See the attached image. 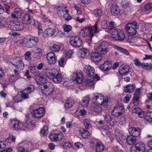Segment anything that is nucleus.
<instances>
[{"instance_id": "26", "label": "nucleus", "mask_w": 152, "mask_h": 152, "mask_svg": "<svg viewBox=\"0 0 152 152\" xmlns=\"http://www.w3.org/2000/svg\"><path fill=\"white\" fill-rule=\"evenodd\" d=\"M18 78L14 75L9 76L8 79L5 81V83L7 85L15 83Z\"/></svg>"}, {"instance_id": "21", "label": "nucleus", "mask_w": 152, "mask_h": 152, "mask_svg": "<svg viewBox=\"0 0 152 152\" xmlns=\"http://www.w3.org/2000/svg\"><path fill=\"white\" fill-rule=\"evenodd\" d=\"M56 30L54 28H49L45 30L43 33V36L45 37H52L55 33Z\"/></svg>"}, {"instance_id": "51", "label": "nucleus", "mask_w": 152, "mask_h": 152, "mask_svg": "<svg viewBox=\"0 0 152 152\" xmlns=\"http://www.w3.org/2000/svg\"><path fill=\"white\" fill-rule=\"evenodd\" d=\"M94 12L96 16L98 18L100 17L102 15V12L101 10L96 9L94 10Z\"/></svg>"}, {"instance_id": "13", "label": "nucleus", "mask_w": 152, "mask_h": 152, "mask_svg": "<svg viewBox=\"0 0 152 152\" xmlns=\"http://www.w3.org/2000/svg\"><path fill=\"white\" fill-rule=\"evenodd\" d=\"M34 90V86L33 85H30L23 91L21 96L24 99H28V93L33 91Z\"/></svg>"}, {"instance_id": "59", "label": "nucleus", "mask_w": 152, "mask_h": 152, "mask_svg": "<svg viewBox=\"0 0 152 152\" xmlns=\"http://www.w3.org/2000/svg\"><path fill=\"white\" fill-rule=\"evenodd\" d=\"M101 24L102 27L104 29H107L108 26L107 21L105 20H103L101 22Z\"/></svg>"}, {"instance_id": "49", "label": "nucleus", "mask_w": 152, "mask_h": 152, "mask_svg": "<svg viewBox=\"0 0 152 152\" xmlns=\"http://www.w3.org/2000/svg\"><path fill=\"white\" fill-rule=\"evenodd\" d=\"M31 52L30 51H26L25 54V58L28 61H30L31 59Z\"/></svg>"}, {"instance_id": "22", "label": "nucleus", "mask_w": 152, "mask_h": 152, "mask_svg": "<svg viewBox=\"0 0 152 152\" xmlns=\"http://www.w3.org/2000/svg\"><path fill=\"white\" fill-rule=\"evenodd\" d=\"M119 73L123 75L127 74L129 71V66L128 65H122L120 66L119 68Z\"/></svg>"}, {"instance_id": "2", "label": "nucleus", "mask_w": 152, "mask_h": 152, "mask_svg": "<svg viewBox=\"0 0 152 152\" xmlns=\"http://www.w3.org/2000/svg\"><path fill=\"white\" fill-rule=\"evenodd\" d=\"M42 87L39 88V91L45 95L48 96L51 95L53 93L54 86L52 83L47 82L43 83Z\"/></svg>"}, {"instance_id": "6", "label": "nucleus", "mask_w": 152, "mask_h": 152, "mask_svg": "<svg viewBox=\"0 0 152 152\" xmlns=\"http://www.w3.org/2000/svg\"><path fill=\"white\" fill-rule=\"evenodd\" d=\"M112 38L115 40L123 41L125 37L124 33L119 29H115L113 31L112 33Z\"/></svg>"}, {"instance_id": "15", "label": "nucleus", "mask_w": 152, "mask_h": 152, "mask_svg": "<svg viewBox=\"0 0 152 152\" xmlns=\"http://www.w3.org/2000/svg\"><path fill=\"white\" fill-rule=\"evenodd\" d=\"M134 152H144L145 151V145L141 142H138L136 144H134Z\"/></svg>"}, {"instance_id": "9", "label": "nucleus", "mask_w": 152, "mask_h": 152, "mask_svg": "<svg viewBox=\"0 0 152 152\" xmlns=\"http://www.w3.org/2000/svg\"><path fill=\"white\" fill-rule=\"evenodd\" d=\"M102 106L97 104L95 103L91 104L90 106V110L94 115H96L101 112L102 108Z\"/></svg>"}, {"instance_id": "28", "label": "nucleus", "mask_w": 152, "mask_h": 152, "mask_svg": "<svg viewBox=\"0 0 152 152\" xmlns=\"http://www.w3.org/2000/svg\"><path fill=\"white\" fill-rule=\"evenodd\" d=\"M98 128L101 131L102 134L104 135L108 136L110 134V132L109 131L108 127L107 126H99L98 127Z\"/></svg>"}, {"instance_id": "7", "label": "nucleus", "mask_w": 152, "mask_h": 152, "mask_svg": "<svg viewBox=\"0 0 152 152\" xmlns=\"http://www.w3.org/2000/svg\"><path fill=\"white\" fill-rule=\"evenodd\" d=\"M70 43L71 45L74 47H80L83 44L81 39L78 36H75L71 37L70 40Z\"/></svg>"}, {"instance_id": "56", "label": "nucleus", "mask_w": 152, "mask_h": 152, "mask_svg": "<svg viewBox=\"0 0 152 152\" xmlns=\"http://www.w3.org/2000/svg\"><path fill=\"white\" fill-rule=\"evenodd\" d=\"M119 122L120 124L122 125L125 124L126 123V116H123L121 117L119 120Z\"/></svg>"}, {"instance_id": "10", "label": "nucleus", "mask_w": 152, "mask_h": 152, "mask_svg": "<svg viewBox=\"0 0 152 152\" xmlns=\"http://www.w3.org/2000/svg\"><path fill=\"white\" fill-rule=\"evenodd\" d=\"M83 78L82 73L80 71L74 72L72 75V80L75 81L78 83H81L82 82Z\"/></svg>"}, {"instance_id": "18", "label": "nucleus", "mask_w": 152, "mask_h": 152, "mask_svg": "<svg viewBox=\"0 0 152 152\" xmlns=\"http://www.w3.org/2000/svg\"><path fill=\"white\" fill-rule=\"evenodd\" d=\"M10 127L13 130L18 131L20 129V122L17 120L14 119L11 120Z\"/></svg>"}, {"instance_id": "52", "label": "nucleus", "mask_w": 152, "mask_h": 152, "mask_svg": "<svg viewBox=\"0 0 152 152\" xmlns=\"http://www.w3.org/2000/svg\"><path fill=\"white\" fill-rule=\"evenodd\" d=\"M81 54L82 55H83L82 56L84 57V56L88 55L89 54V52L87 49L84 48L81 51Z\"/></svg>"}, {"instance_id": "1", "label": "nucleus", "mask_w": 152, "mask_h": 152, "mask_svg": "<svg viewBox=\"0 0 152 152\" xmlns=\"http://www.w3.org/2000/svg\"><path fill=\"white\" fill-rule=\"evenodd\" d=\"M97 25V23L96 22L94 25L93 26L84 27L86 36H89V37L90 38V40L86 41V43L89 46H92V45L93 44L92 43V38L95 34L98 32Z\"/></svg>"}, {"instance_id": "29", "label": "nucleus", "mask_w": 152, "mask_h": 152, "mask_svg": "<svg viewBox=\"0 0 152 152\" xmlns=\"http://www.w3.org/2000/svg\"><path fill=\"white\" fill-rule=\"evenodd\" d=\"M134 113L137 114L140 118H143L145 116V113L142 111L138 107L134 108Z\"/></svg>"}, {"instance_id": "19", "label": "nucleus", "mask_w": 152, "mask_h": 152, "mask_svg": "<svg viewBox=\"0 0 152 152\" xmlns=\"http://www.w3.org/2000/svg\"><path fill=\"white\" fill-rule=\"evenodd\" d=\"M55 55L53 52H49L47 55V58L48 61V63L50 64H54L56 61Z\"/></svg>"}, {"instance_id": "12", "label": "nucleus", "mask_w": 152, "mask_h": 152, "mask_svg": "<svg viewBox=\"0 0 152 152\" xmlns=\"http://www.w3.org/2000/svg\"><path fill=\"white\" fill-rule=\"evenodd\" d=\"M39 41V39L37 37L31 36L28 40L26 45L29 48L35 46Z\"/></svg>"}, {"instance_id": "34", "label": "nucleus", "mask_w": 152, "mask_h": 152, "mask_svg": "<svg viewBox=\"0 0 152 152\" xmlns=\"http://www.w3.org/2000/svg\"><path fill=\"white\" fill-rule=\"evenodd\" d=\"M75 103L74 101L71 99L66 100L64 104V107L66 109H69Z\"/></svg>"}, {"instance_id": "60", "label": "nucleus", "mask_w": 152, "mask_h": 152, "mask_svg": "<svg viewBox=\"0 0 152 152\" xmlns=\"http://www.w3.org/2000/svg\"><path fill=\"white\" fill-rule=\"evenodd\" d=\"M4 7L5 9V12L7 14H9L10 13V6L7 4H4Z\"/></svg>"}, {"instance_id": "48", "label": "nucleus", "mask_w": 152, "mask_h": 152, "mask_svg": "<svg viewBox=\"0 0 152 152\" xmlns=\"http://www.w3.org/2000/svg\"><path fill=\"white\" fill-rule=\"evenodd\" d=\"M48 133V127L46 126H44L41 130V133L43 135H47Z\"/></svg>"}, {"instance_id": "43", "label": "nucleus", "mask_w": 152, "mask_h": 152, "mask_svg": "<svg viewBox=\"0 0 152 152\" xmlns=\"http://www.w3.org/2000/svg\"><path fill=\"white\" fill-rule=\"evenodd\" d=\"M15 137L12 134H10L9 137L5 140L7 143L15 141Z\"/></svg>"}, {"instance_id": "27", "label": "nucleus", "mask_w": 152, "mask_h": 152, "mask_svg": "<svg viewBox=\"0 0 152 152\" xmlns=\"http://www.w3.org/2000/svg\"><path fill=\"white\" fill-rule=\"evenodd\" d=\"M62 74L61 73H58V72L53 78V81L54 83H59L62 80Z\"/></svg>"}, {"instance_id": "42", "label": "nucleus", "mask_w": 152, "mask_h": 152, "mask_svg": "<svg viewBox=\"0 0 152 152\" xmlns=\"http://www.w3.org/2000/svg\"><path fill=\"white\" fill-rule=\"evenodd\" d=\"M14 12L18 18H20L23 13V11L19 8H16L15 9Z\"/></svg>"}, {"instance_id": "61", "label": "nucleus", "mask_w": 152, "mask_h": 152, "mask_svg": "<svg viewBox=\"0 0 152 152\" xmlns=\"http://www.w3.org/2000/svg\"><path fill=\"white\" fill-rule=\"evenodd\" d=\"M144 8L145 10H147L152 9V3H148L146 4L144 7Z\"/></svg>"}, {"instance_id": "30", "label": "nucleus", "mask_w": 152, "mask_h": 152, "mask_svg": "<svg viewBox=\"0 0 152 152\" xmlns=\"http://www.w3.org/2000/svg\"><path fill=\"white\" fill-rule=\"evenodd\" d=\"M22 20L23 23L26 24H30L31 22L30 15L28 13L24 15Z\"/></svg>"}, {"instance_id": "5", "label": "nucleus", "mask_w": 152, "mask_h": 152, "mask_svg": "<svg viewBox=\"0 0 152 152\" xmlns=\"http://www.w3.org/2000/svg\"><path fill=\"white\" fill-rule=\"evenodd\" d=\"M108 43L103 41L96 48V51L103 55L106 54L109 50Z\"/></svg>"}, {"instance_id": "47", "label": "nucleus", "mask_w": 152, "mask_h": 152, "mask_svg": "<svg viewBox=\"0 0 152 152\" xmlns=\"http://www.w3.org/2000/svg\"><path fill=\"white\" fill-rule=\"evenodd\" d=\"M127 142L130 145H132L133 143V135H130L128 136L126 139Z\"/></svg>"}, {"instance_id": "24", "label": "nucleus", "mask_w": 152, "mask_h": 152, "mask_svg": "<svg viewBox=\"0 0 152 152\" xmlns=\"http://www.w3.org/2000/svg\"><path fill=\"white\" fill-rule=\"evenodd\" d=\"M140 88H137L135 91L134 96V104L135 103V105L138 104L139 99L140 98Z\"/></svg>"}, {"instance_id": "50", "label": "nucleus", "mask_w": 152, "mask_h": 152, "mask_svg": "<svg viewBox=\"0 0 152 152\" xmlns=\"http://www.w3.org/2000/svg\"><path fill=\"white\" fill-rule=\"evenodd\" d=\"M109 98L108 97H106L104 99L103 102L102 104L105 107H107L109 105Z\"/></svg>"}, {"instance_id": "32", "label": "nucleus", "mask_w": 152, "mask_h": 152, "mask_svg": "<svg viewBox=\"0 0 152 152\" xmlns=\"http://www.w3.org/2000/svg\"><path fill=\"white\" fill-rule=\"evenodd\" d=\"M78 131L83 138L87 137L89 134V132L83 128H80Z\"/></svg>"}, {"instance_id": "20", "label": "nucleus", "mask_w": 152, "mask_h": 152, "mask_svg": "<svg viewBox=\"0 0 152 152\" xmlns=\"http://www.w3.org/2000/svg\"><path fill=\"white\" fill-rule=\"evenodd\" d=\"M103 118L104 121L107 123L109 124L111 126H114L115 123V120L112 118L109 114H107L104 115Z\"/></svg>"}, {"instance_id": "64", "label": "nucleus", "mask_w": 152, "mask_h": 152, "mask_svg": "<svg viewBox=\"0 0 152 152\" xmlns=\"http://www.w3.org/2000/svg\"><path fill=\"white\" fill-rule=\"evenodd\" d=\"M147 96L148 97V99L146 100V102H147L149 101H152V92L151 93L148 94Z\"/></svg>"}, {"instance_id": "16", "label": "nucleus", "mask_w": 152, "mask_h": 152, "mask_svg": "<svg viewBox=\"0 0 152 152\" xmlns=\"http://www.w3.org/2000/svg\"><path fill=\"white\" fill-rule=\"evenodd\" d=\"M101 54L97 51L93 52L91 54V60L94 62H98L102 59Z\"/></svg>"}, {"instance_id": "33", "label": "nucleus", "mask_w": 152, "mask_h": 152, "mask_svg": "<svg viewBox=\"0 0 152 152\" xmlns=\"http://www.w3.org/2000/svg\"><path fill=\"white\" fill-rule=\"evenodd\" d=\"M35 124L29 120H27L24 124L23 127L28 129H32V127H34Z\"/></svg>"}, {"instance_id": "8", "label": "nucleus", "mask_w": 152, "mask_h": 152, "mask_svg": "<svg viewBox=\"0 0 152 152\" xmlns=\"http://www.w3.org/2000/svg\"><path fill=\"white\" fill-rule=\"evenodd\" d=\"M124 111V108L122 106L118 105L113 109L111 113L113 115L118 117L122 115Z\"/></svg>"}, {"instance_id": "17", "label": "nucleus", "mask_w": 152, "mask_h": 152, "mask_svg": "<svg viewBox=\"0 0 152 152\" xmlns=\"http://www.w3.org/2000/svg\"><path fill=\"white\" fill-rule=\"evenodd\" d=\"M112 63L111 61L109 60L105 61L103 64L100 66V69L103 71H108L111 68Z\"/></svg>"}, {"instance_id": "54", "label": "nucleus", "mask_w": 152, "mask_h": 152, "mask_svg": "<svg viewBox=\"0 0 152 152\" xmlns=\"http://www.w3.org/2000/svg\"><path fill=\"white\" fill-rule=\"evenodd\" d=\"M118 50L120 52L123 53L126 55H128L129 54V52L126 49L122 48L121 47H117Z\"/></svg>"}, {"instance_id": "55", "label": "nucleus", "mask_w": 152, "mask_h": 152, "mask_svg": "<svg viewBox=\"0 0 152 152\" xmlns=\"http://www.w3.org/2000/svg\"><path fill=\"white\" fill-rule=\"evenodd\" d=\"M64 31L66 32H69L72 29V27L69 25L64 24L63 26Z\"/></svg>"}, {"instance_id": "4", "label": "nucleus", "mask_w": 152, "mask_h": 152, "mask_svg": "<svg viewBox=\"0 0 152 152\" xmlns=\"http://www.w3.org/2000/svg\"><path fill=\"white\" fill-rule=\"evenodd\" d=\"M128 35L127 41L130 43L133 42V22L127 23L125 27Z\"/></svg>"}, {"instance_id": "31", "label": "nucleus", "mask_w": 152, "mask_h": 152, "mask_svg": "<svg viewBox=\"0 0 152 152\" xmlns=\"http://www.w3.org/2000/svg\"><path fill=\"white\" fill-rule=\"evenodd\" d=\"M112 14L115 16L117 15L120 12L118 7L116 5H112L111 9Z\"/></svg>"}, {"instance_id": "40", "label": "nucleus", "mask_w": 152, "mask_h": 152, "mask_svg": "<svg viewBox=\"0 0 152 152\" xmlns=\"http://www.w3.org/2000/svg\"><path fill=\"white\" fill-rule=\"evenodd\" d=\"M145 118L150 123L152 122V112L149 111L145 113Z\"/></svg>"}, {"instance_id": "38", "label": "nucleus", "mask_w": 152, "mask_h": 152, "mask_svg": "<svg viewBox=\"0 0 152 152\" xmlns=\"http://www.w3.org/2000/svg\"><path fill=\"white\" fill-rule=\"evenodd\" d=\"M95 148L96 151L97 152L102 151L104 148L103 145L101 142H97Z\"/></svg>"}, {"instance_id": "35", "label": "nucleus", "mask_w": 152, "mask_h": 152, "mask_svg": "<svg viewBox=\"0 0 152 152\" xmlns=\"http://www.w3.org/2000/svg\"><path fill=\"white\" fill-rule=\"evenodd\" d=\"M94 69L91 66H89L86 69V73L87 76H93L94 75Z\"/></svg>"}, {"instance_id": "45", "label": "nucleus", "mask_w": 152, "mask_h": 152, "mask_svg": "<svg viewBox=\"0 0 152 152\" xmlns=\"http://www.w3.org/2000/svg\"><path fill=\"white\" fill-rule=\"evenodd\" d=\"M89 99L88 97H84L82 99V104L84 106L87 107L88 105Z\"/></svg>"}, {"instance_id": "25", "label": "nucleus", "mask_w": 152, "mask_h": 152, "mask_svg": "<svg viewBox=\"0 0 152 152\" xmlns=\"http://www.w3.org/2000/svg\"><path fill=\"white\" fill-rule=\"evenodd\" d=\"M94 99H95L96 101V102L95 103L97 104L102 106L104 99L103 96L101 94H97L96 95H94Z\"/></svg>"}, {"instance_id": "11", "label": "nucleus", "mask_w": 152, "mask_h": 152, "mask_svg": "<svg viewBox=\"0 0 152 152\" xmlns=\"http://www.w3.org/2000/svg\"><path fill=\"white\" fill-rule=\"evenodd\" d=\"M31 113L34 117L40 118L44 115L45 110L43 107H39L34 110Z\"/></svg>"}, {"instance_id": "62", "label": "nucleus", "mask_w": 152, "mask_h": 152, "mask_svg": "<svg viewBox=\"0 0 152 152\" xmlns=\"http://www.w3.org/2000/svg\"><path fill=\"white\" fill-rule=\"evenodd\" d=\"M71 147V144L69 142H66L63 145V148L65 149L70 148Z\"/></svg>"}, {"instance_id": "36", "label": "nucleus", "mask_w": 152, "mask_h": 152, "mask_svg": "<svg viewBox=\"0 0 152 152\" xmlns=\"http://www.w3.org/2000/svg\"><path fill=\"white\" fill-rule=\"evenodd\" d=\"M12 64L15 66L16 68L18 69L21 70L23 69L24 67V65L22 60H19L16 63V64H14L12 63Z\"/></svg>"}, {"instance_id": "39", "label": "nucleus", "mask_w": 152, "mask_h": 152, "mask_svg": "<svg viewBox=\"0 0 152 152\" xmlns=\"http://www.w3.org/2000/svg\"><path fill=\"white\" fill-rule=\"evenodd\" d=\"M83 123L86 129H87L91 127V122L90 120L85 119L83 120Z\"/></svg>"}, {"instance_id": "57", "label": "nucleus", "mask_w": 152, "mask_h": 152, "mask_svg": "<svg viewBox=\"0 0 152 152\" xmlns=\"http://www.w3.org/2000/svg\"><path fill=\"white\" fill-rule=\"evenodd\" d=\"M32 51L35 54H39L41 53L42 50L41 48L38 47H36L33 49Z\"/></svg>"}, {"instance_id": "3", "label": "nucleus", "mask_w": 152, "mask_h": 152, "mask_svg": "<svg viewBox=\"0 0 152 152\" xmlns=\"http://www.w3.org/2000/svg\"><path fill=\"white\" fill-rule=\"evenodd\" d=\"M8 28L14 31H19L22 30L24 28L23 23L20 22L14 21L11 20L8 23Z\"/></svg>"}, {"instance_id": "44", "label": "nucleus", "mask_w": 152, "mask_h": 152, "mask_svg": "<svg viewBox=\"0 0 152 152\" xmlns=\"http://www.w3.org/2000/svg\"><path fill=\"white\" fill-rule=\"evenodd\" d=\"M140 23L134 20V36L137 34V30L139 29Z\"/></svg>"}, {"instance_id": "23", "label": "nucleus", "mask_w": 152, "mask_h": 152, "mask_svg": "<svg viewBox=\"0 0 152 152\" xmlns=\"http://www.w3.org/2000/svg\"><path fill=\"white\" fill-rule=\"evenodd\" d=\"M63 137V134L61 133L58 134H52L50 136V139L53 141H60L62 139Z\"/></svg>"}, {"instance_id": "46", "label": "nucleus", "mask_w": 152, "mask_h": 152, "mask_svg": "<svg viewBox=\"0 0 152 152\" xmlns=\"http://www.w3.org/2000/svg\"><path fill=\"white\" fill-rule=\"evenodd\" d=\"M60 49V46L56 45H53L50 48V50L53 52H58Z\"/></svg>"}, {"instance_id": "58", "label": "nucleus", "mask_w": 152, "mask_h": 152, "mask_svg": "<svg viewBox=\"0 0 152 152\" xmlns=\"http://www.w3.org/2000/svg\"><path fill=\"white\" fill-rule=\"evenodd\" d=\"M95 81L94 80V78L91 77L90 79H87L86 81L87 84L90 86H93L94 84Z\"/></svg>"}, {"instance_id": "14", "label": "nucleus", "mask_w": 152, "mask_h": 152, "mask_svg": "<svg viewBox=\"0 0 152 152\" xmlns=\"http://www.w3.org/2000/svg\"><path fill=\"white\" fill-rule=\"evenodd\" d=\"M57 73L58 71L55 69L53 68L51 69L46 68L45 69V75L49 79H52Z\"/></svg>"}, {"instance_id": "53", "label": "nucleus", "mask_w": 152, "mask_h": 152, "mask_svg": "<svg viewBox=\"0 0 152 152\" xmlns=\"http://www.w3.org/2000/svg\"><path fill=\"white\" fill-rule=\"evenodd\" d=\"M129 4L127 0H123L121 3L122 6L124 8H126L128 7Z\"/></svg>"}, {"instance_id": "63", "label": "nucleus", "mask_w": 152, "mask_h": 152, "mask_svg": "<svg viewBox=\"0 0 152 152\" xmlns=\"http://www.w3.org/2000/svg\"><path fill=\"white\" fill-rule=\"evenodd\" d=\"M45 64L43 62L37 65V68L39 70H41L43 69L44 67H45Z\"/></svg>"}, {"instance_id": "37", "label": "nucleus", "mask_w": 152, "mask_h": 152, "mask_svg": "<svg viewBox=\"0 0 152 152\" xmlns=\"http://www.w3.org/2000/svg\"><path fill=\"white\" fill-rule=\"evenodd\" d=\"M124 91L126 93H130L133 91V84H129L124 87Z\"/></svg>"}, {"instance_id": "41", "label": "nucleus", "mask_w": 152, "mask_h": 152, "mask_svg": "<svg viewBox=\"0 0 152 152\" xmlns=\"http://www.w3.org/2000/svg\"><path fill=\"white\" fill-rule=\"evenodd\" d=\"M141 129L138 127H134V137H137L141 134Z\"/></svg>"}]
</instances>
